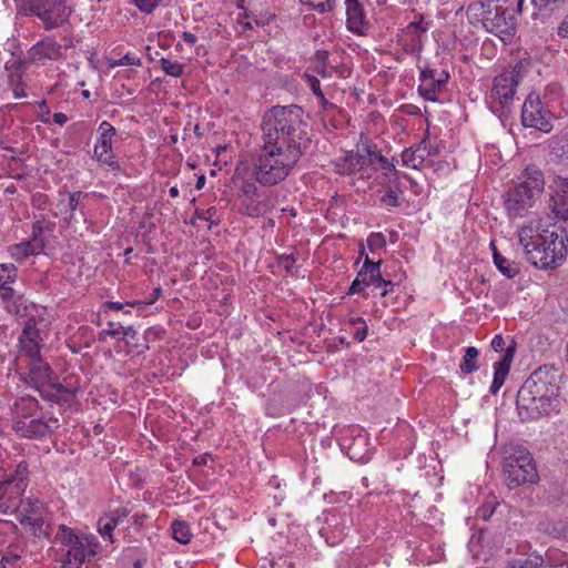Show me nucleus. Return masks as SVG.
<instances>
[{
    "label": "nucleus",
    "instance_id": "40",
    "mask_svg": "<svg viewBox=\"0 0 568 568\" xmlns=\"http://www.w3.org/2000/svg\"><path fill=\"white\" fill-rule=\"evenodd\" d=\"M159 62H160V67H161L162 71L166 75H170L173 78H179L183 74L184 64H182L180 62L173 61V60H170L166 58H161Z\"/></svg>",
    "mask_w": 568,
    "mask_h": 568
},
{
    "label": "nucleus",
    "instance_id": "13",
    "mask_svg": "<svg viewBox=\"0 0 568 568\" xmlns=\"http://www.w3.org/2000/svg\"><path fill=\"white\" fill-rule=\"evenodd\" d=\"M449 78L450 74L446 70L437 71L436 69L425 67L419 73V95L430 102H438V95L445 90Z\"/></svg>",
    "mask_w": 568,
    "mask_h": 568
},
{
    "label": "nucleus",
    "instance_id": "54",
    "mask_svg": "<svg viewBox=\"0 0 568 568\" xmlns=\"http://www.w3.org/2000/svg\"><path fill=\"white\" fill-rule=\"evenodd\" d=\"M129 515H130V510L125 507H119V508L110 511L109 514H106V516H109V518H113V520L116 521V525L122 523L123 519L126 518Z\"/></svg>",
    "mask_w": 568,
    "mask_h": 568
},
{
    "label": "nucleus",
    "instance_id": "52",
    "mask_svg": "<svg viewBox=\"0 0 568 568\" xmlns=\"http://www.w3.org/2000/svg\"><path fill=\"white\" fill-rule=\"evenodd\" d=\"M307 80L314 95H316L320 101H325V95L321 89L320 80L313 75H307Z\"/></svg>",
    "mask_w": 568,
    "mask_h": 568
},
{
    "label": "nucleus",
    "instance_id": "53",
    "mask_svg": "<svg viewBox=\"0 0 568 568\" xmlns=\"http://www.w3.org/2000/svg\"><path fill=\"white\" fill-rule=\"evenodd\" d=\"M139 305H141V303H140V302H138V301L126 302L125 304L120 303V302H111V301H108V302H105V304H104V306H105L108 310L115 311V312L123 311V310H124V307H134V306H139Z\"/></svg>",
    "mask_w": 568,
    "mask_h": 568
},
{
    "label": "nucleus",
    "instance_id": "63",
    "mask_svg": "<svg viewBox=\"0 0 568 568\" xmlns=\"http://www.w3.org/2000/svg\"><path fill=\"white\" fill-rule=\"evenodd\" d=\"M314 63H328V52L326 50H317Z\"/></svg>",
    "mask_w": 568,
    "mask_h": 568
},
{
    "label": "nucleus",
    "instance_id": "61",
    "mask_svg": "<svg viewBox=\"0 0 568 568\" xmlns=\"http://www.w3.org/2000/svg\"><path fill=\"white\" fill-rule=\"evenodd\" d=\"M557 34L562 39H568V13L564 17L557 29Z\"/></svg>",
    "mask_w": 568,
    "mask_h": 568
},
{
    "label": "nucleus",
    "instance_id": "39",
    "mask_svg": "<svg viewBox=\"0 0 568 568\" xmlns=\"http://www.w3.org/2000/svg\"><path fill=\"white\" fill-rule=\"evenodd\" d=\"M116 521H114L113 518H109V516H106L105 514L98 521V531L104 539H108L110 542H113L112 532L116 528Z\"/></svg>",
    "mask_w": 568,
    "mask_h": 568
},
{
    "label": "nucleus",
    "instance_id": "34",
    "mask_svg": "<svg viewBox=\"0 0 568 568\" xmlns=\"http://www.w3.org/2000/svg\"><path fill=\"white\" fill-rule=\"evenodd\" d=\"M494 264L496 265L497 270L507 278H514L518 274L519 270L517 265L514 262L507 260L500 253L495 254Z\"/></svg>",
    "mask_w": 568,
    "mask_h": 568
},
{
    "label": "nucleus",
    "instance_id": "4",
    "mask_svg": "<svg viewBox=\"0 0 568 568\" xmlns=\"http://www.w3.org/2000/svg\"><path fill=\"white\" fill-rule=\"evenodd\" d=\"M39 402L33 397H22L16 403L14 432L28 439H41L58 428V419L45 418L39 412Z\"/></svg>",
    "mask_w": 568,
    "mask_h": 568
},
{
    "label": "nucleus",
    "instance_id": "2",
    "mask_svg": "<svg viewBox=\"0 0 568 568\" xmlns=\"http://www.w3.org/2000/svg\"><path fill=\"white\" fill-rule=\"evenodd\" d=\"M531 227L518 231L519 243L526 251L528 262L541 270L556 268L566 258L568 252V234L560 222L542 229L536 236Z\"/></svg>",
    "mask_w": 568,
    "mask_h": 568
},
{
    "label": "nucleus",
    "instance_id": "38",
    "mask_svg": "<svg viewBox=\"0 0 568 568\" xmlns=\"http://www.w3.org/2000/svg\"><path fill=\"white\" fill-rule=\"evenodd\" d=\"M22 552H23V549L20 548L19 546L10 545L0 561L4 562V568H7V566L17 568L19 565V561L21 560Z\"/></svg>",
    "mask_w": 568,
    "mask_h": 568
},
{
    "label": "nucleus",
    "instance_id": "3",
    "mask_svg": "<svg viewBox=\"0 0 568 568\" xmlns=\"http://www.w3.org/2000/svg\"><path fill=\"white\" fill-rule=\"evenodd\" d=\"M545 186L542 172L529 165L523 173V180L504 195V205L510 220L525 216L540 197Z\"/></svg>",
    "mask_w": 568,
    "mask_h": 568
},
{
    "label": "nucleus",
    "instance_id": "41",
    "mask_svg": "<svg viewBox=\"0 0 568 568\" xmlns=\"http://www.w3.org/2000/svg\"><path fill=\"white\" fill-rule=\"evenodd\" d=\"M348 324L354 327L353 336L357 342H363L368 333L367 324L361 316L351 317Z\"/></svg>",
    "mask_w": 568,
    "mask_h": 568
},
{
    "label": "nucleus",
    "instance_id": "15",
    "mask_svg": "<svg viewBox=\"0 0 568 568\" xmlns=\"http://www.w3.org/2000/svg\"><path fill=\"white\" fill-rule=\"evenodd\" d=\"M548 187L550 190L549 209L558 220L567 222L568 176L555 175Z\"/></svg>",
    "mask_w": 568,
    "mask_h": 568
},
{
    "label": "nucleus",
    "instance_id": "58",
    "mask_svg": "<svg viewBox=\"0 0 568 568\" xmlns=\"http://www.w3.org/2000/svg\"><path fill=\"white\" fill-rule=\"evenodd\" d=\"M365 287L367 286L364 284V281H362V277H359V274H357L356 278L351 284L347 294L352 295L356 293H364Z\"/></svg>",
    "mask_w": 568,
    "mask_h": 568
},
{
    "label": "nucleus",
    "instance_id": "12",
    "mask_svg": "<svg viewBox=\"0 0 568 568\" xmlns=\"http://www.w3.org/2000/svg\"><path fill=\"white\" fill-rule=\"evenodd\" d=\"M555 115L546 109L539 94L530 93L521 108V124L542 133H549L554 128Z\"/></svg>",
    "mask_w": 568,
    "mask_h": 568
},
{
    "label": "nucleus",
    "instance_id": "23",
    "mask_svg": "<svg viewBox=\"0 0 568 568\" xmlns=\"http://www.w3.org/2000/svg\"><path fill=\"white\" fill-rule=\"evenodd\" d=\"M29 382L34 388L40 389L47 382H50L52 368L41 356L28 359Z\"/></svg>",
    "mask_w": 568,
    "mask_h": 568
},
{
    "label": "nucleus",
    "instance_id": "6",
    "mask_svg": "<svg viewBox=\"0 0 568 568\" xmlns=\"http://www.w3.org/2000/svg\"><path fill=\"white\" fill-rule=\"evenodd\" d=\"M494 0H486L483 3L485 8L483 12L481 23L484 28L497 36L503 42H510L516 31V18L506 2L499 3V0L493 4Z\"/></svg>",
    "mask_w": 568,
    "mask_h": 568
},
{
    "label": "nucleus",
    "instance_id": "24",
    "mask_svg": "<svg viewBox=\"0 0 568 568\" xmlns=\"http://www.w3.org/2000/svg\"><path fill=\"white\" fill-rule=\"evenodd\" d=\"M22 495L10 483L0 481V513H14L22 503Z\"/></svg>",
    "mask_w": 568,
    "mask_h": 568
},
{
    "label": "nucleus",
    "instance_id": "25",
    "mask_svg": "<svg viewBox=\"0 0 568 568\" xmlns=\"http://www.w3.org/2000/svg\"><path fill=\"white\" fill-rule=\"evenodd\" d=\"M345 6L348 30L354 33H363V28L366 26L363 6L358 0H345Z\"/></svg>",
    "mask_w": 568,
    "mask_h": 568
},
{
    "label": "nucleus",
    "instance_id": "57",
    "mask_svg": "<svg viewBox=\"0 0 568 568\" xmlns=\"http://www.w3.org/2000/svg\"><path fill=\"white\" fill-rule=\"evenodd\" d=\"M295 262H296V260L292 254L291 255H282L278 257V265L282 266L286 273H292Z\"/></svg>",
    "mask_w": 568,
    "mask_h": 568
},
{
    "label": "nucleus",
    "instance_id": "7",
    "mask_svg": "<svg viewBox=\"0 0 568 568\" xmlns=\"http://www.w3.org/2000/svg\"><path fill=\"white\" fill-rule=\"evenodd\" d=\"M519 79V73L515 70L503 72L494 78L489 95V105L494 113L499 116L510 113Z\"/></svg>",
    "mask_w": 568,
    "mask_h": 568
},
{
    "label": "nucleus",
    "instance_id": "30",
    "mask_svg": "<svg viewBox=\"0 0 568 568\" xmlns=\"http://www.w3.org/2000/svg\"><path fill=\"white\" fill-rule=\"evenodd\" d=\"M3 483H10L16 490L24 493L29 484V465L27 462H20L14 471Z\"/></svg>",
    "mask_w": 568,
    "mask_h": 568
},
{
    "label": "nucleus",
    "instance_id": "36",
    "mask_svg": "<svg viewBox=\"0 0 568 568\" xmlns=\"http://www.w3.org/2000/svg\"><path fill=\"white\" fill-rule=\"evenodd\" d=\"M82 536L75 534V531L68 527L64 524H61L58 528V531L55 534V541L60 542L62 546H68L71 544H77L79 539H81Z\"/></svg>",
    "mask_w": 568,
    "mask_h": 568
},
{
    "label": "nucleus",
    "instance_id": "49",
    "mask_svg": "<svg viewBox=\"0 0 568 568\" xmlns=\"http://www.w3.org/2000/svg\"><path fill=\"white\" fill-rule=\"evenodd\" d=\"M88 194L83 193L82 191H75L69 194V210H70V216L69 220L71 221L73 219V213L78 210L79 204L82 199H84Z\"/></svg>",
    "mask_w": 568,
    "mask_h": 568
},
{
    "label": "nucleus",
    "instance_id": "21",
    "mask_svg": "<svg viewBox=\"0 0 568 568\" xmlns=\"http://www.w3.org/2000/svg\"><path fill=\"white\" fill-rule=\"evenodd\" d=\"M516 352V344L511 342L509 346H507L506 353L501 356V358L494 364V379L490 385L489 392L495 395L504 385L505 379L509 373L510 365Z\"/></svg>",
    "mask_w": 568,
    "mask_h": 568
},
{
    "label": "nucleus",
    "instance_id": "11",
    "mask_svg": "<svg viewBox=\"0 0 568 568\" xmlns=\"http://www.w3.org/2000/svg\"><path fill=\"white\" fill-rule=\"evenodd\" d=\"M516 407L521 422L537 420L542 416L558 414L560 406L546 397L534 394L525 385L518 390Z\"/></svg>",
    "mask_w": 568,
    "mask_h": 568
},
{
    "label": "nucleus",
    "instance_id": "56",
    "mask_svg": "<svg viewBox=\"0 0 568 568\" xmlns=\"http://www.w3.org/2000/svg\"><path fill=\"white\" fill-rule=\"evenodd\" d=\"M382 202L387 206H398V195L397 192L393 189L387 190L385 195L382 197Z\"/></svg>",
    "mask_w": 568,
    "mask_h": 568
},
{
    "label": "nucleus",
    "instance_id": "18",
    "mask_svg": "<svg viewBox=\"0 0 568 568\" xmlns=\"http://www.w3.org/2000/svg\"><path fill=\"white\" fill-rule=\"evenodd\" d=\"M43 229L41 222H36L32 225V239L30 241H23L13 245H10L8 252L10 256L21 262L31 255L39 254L44 246V242L41 239Z\"/></svg>",
    "mask_w": 568,
    "mask_h": 568
},
{
    "label": "nucleus",
    "instance_id": "42",
    "mask_svg": "<svg viewBox=\"0 0 568 568\" xmlns=\"http://www.w3.org/2000/svg\"><path fill=\"white\" fill-rule=\"evenodd\" d=\"M81 541L87 552V559H90V557H94L95 555L100 554L101 545L94 535H82Z\"/></svg>",
    "mask_w": 568,
    "mask_h": 568
},
{
    "label": "nucleus",
    "instance_id": "22",
    "mask_svg": "<svg viewBox=\"0 0 568 568\" xmlns=\"http://www.w3.org/2000/svg\"><path fill=\"white\" fill-rule=\"evenodd\" d=\"M367 168V158L355 151H348L344 158L334 162L335 172L341 175H352Z\"/></svg>",
    "mask_w": 568,
    "mask_h": 568
},
{
    "label": "nucleus",
    "instance_id": "37",
    "mask_svg": "<svg viewBox=\"0 0 568 568\" xmlns=\"http://www.w3.org/2000/svg\"><path fill=\"white\" fill-rule=\"evenodd\" d=\"M544 559L540 556L514 559L508 562L507 568H542Z\"/></svg>",
    "mask_w": 568,
    "mask_h": 568
},
{
    "label": "nucleus",
    "instance_id": "1",
    "mask_svg": "<svg viewBox=\"0 0 568 568\" xmlns=\"http://www.w3.org/2000/svg\"><path fill=\"white\" fill-rule=\"evenodd\" d=\"M261 129L263 145L253 161V176L273 186L292 173L308 148V122L300 105H275L263 115Z\"/></svg>",
    "mask_w": 568,
    "mask_h": 568
},
{
    "label": "nucleus",
    "instance_id": "51",
    "mask_svg": "<svg viewBox=\"0 0 568 568\" xmlns=\"http://www.w3.org/2000/svg\"><path fill=\"white\" fill-rule=\"evenodd\" d=\"M44 504L39 499H29L27 501L26 516H42Z\"/></svg>",
    "mask_w": 568,
    "mask_h": 568
},
{
    "label": "nucleus",
    "instance_id": "33",
    "mask_svg": "<svg viewBox=\"0 0 568 568\" xmlns=\"http://www.w3.org/2000/svg\"><path fill=\"white\" fill-rule=\"evenodd\" d=\"M479 355V351L474 347L469 346L465 349V355L459 364V368L465 374L474 373L478 369V365L476 363V359Z\"/></svg>",
    "mask_w": 568,
    "mask_h": 568
},
{
    "label": "nucleus",
    "instance_id": "10",
    "mask_svg": "<svg viewBox=\"0 0 568 568\" xmlns=\"http://www.w3.org/2000/svg\"><path fill=\"white\" fill-rule=\"evenodd\" d=\"M26 11L37 16L45 30L62 26L70 17L64 0H20Z\"/></svg>",
    "mask_w": 568,
    "mask_h": 568
},
{
    "label": "nucleus",
    "instance_id": "64",
    "mask_svg": "<svg viewBox=\"0 0 568 568\" xmlns=\"http://www.w3.org/2000/svg\"><path fill=\"white\" fill-rule=\"evenodd\" d=\"M542 568H568V561L558 559L549 564L544 562Z\"/></svg>",
    "mask_w": 568,
    "mask_h": 568
},
{
    "label": "nucleus",
    "instance_id": "32",
    "mask_svg": "<svg viewBox=\"0 0 568 568\" xmlns=\"http://www.w3.org/2000/svg\"><path fill=\"white\" fill-rule=\"evenodd\" d=\"M173 538L183 545H186L192 539V531L190 525L183 520H175L171 525Z\"/></svg>",
    "mask_w": 568,
    "mask_h": 568
},
{
    "label": "nucleus",
    "instance_id": "5",
    "mask_svg": "<svg viewBox=\"0 0 568 568\" xmlns=\"http://www.w3.org/2000/svg\"><path fill=\"white\" fill-rule=\"evenodd\" d=\"M503 476L510 489L537 483L538 473L531 454L520 446L507 453L503 460Z\"/></svg>",
    "mask_w": 568,
    "mask_h": 568
},
{
    "label": "nucleus",
    "instance_id": "17",
    "mask_svg": "<svg viewBox=\"0 0 568 568\" xmlns=\"http://www.w3.org/2000/svg\"><path fill=\"white\" fill-rule=\"evenodd\" d=\"M19 346L21 356L28 359L41 356L43 343L34 317H29L24 323L23 331L19 337Z\"/></svg>",
    "mask_w": 568,
    "mask_h": 568
},
{
    "label": "nucleus",
    "instance_id": "8",
    "mask_svg": "<svg viewBox=\"0 0 568 568\" xmlns=\"http://www.w3.org/2000/svg\"><path fill=\"white\" fill-rule=\"evenodd\" d=\"M561 379L562 374L558 368L544 365L534 371L523 385L561 407Z\"/></svg>",
    "mask_w": 568,
    "mask_h": 568
},
{
    "label": "nucleus",
    "instance_id": "62",
    "mask_svg": "<svg viewBox=\"0 0 568 568\" xmlns=\"http://www.w3.org/2000/svg\"><path fill=\"white\" fill-rule=\"evenodd\" d=\"M212 459V456L210 453H205V454H202L200 456H196L194 459H193V464L195 466H204V465H207L209 460Z\"/></svg>",
    "mask_w": 568,
    "mask_h": 568
},
{
    "label": "nucleus",
    "instance_id": "31",
    "mask_svg": "<svg viewBox=\"0 0 568 568\" xmlns=\"http://www.w3.org/2000/svg\"><path fill=\"white\" fill-rule=\"evenodd\" d=\"M407 32L412 36V51L422 50V37L428 29V24L424 23V18L420 16L418 21H413L407 26Z\"/></svg>",
    "mask_w": 568,
    "mask_h": 568
},
{
    "label": "nucleus",
    "instance_id": "27",
    "mask_svg": "<svg viewBox=\"0 0 568 568\" xmlns=\"http://www.w3.org/2000/svg\"><path fill=\"white\" fill-rule=\"evenodd\" d=\"M67 551L61 560V568H81L87 560V552L81 539L77 544L65 546Z\"/></svg>",
    "mask_w": 568,
    "mask_h": 568
},
{
    "label": "nucleus",
    "instance_id": "48",
    "mask_svg": "<svg viewBox=\"0 0 568 568\" xmlns=\"http://www.w3.org/2000/svg\"><path fill=\"white\" fill-rule=\"evenodd\" d=\"M386 244L385 237L382 233L374 232L371 233L367 237V246L374 252L375 250L383 248Z\"/></svg>",
    "mask_w": 568,
    "mask_h": 568
},
{
    "label": "nucleus",
    "instance_id": "60",
    "mask_svg": "<svg viewBox=\"0 0 568 568\" xmlns=\"http://www.w3.org/2000/svg\"><path fill=\"white\" fill-rule=\"evenodd\" d=\"M491 347L496 352H506L507 347L504 337L501 335H495L491 341Z\"/></svg>",
    "mask_w": 568,
    "mask_h": 568
},
{
    "label": "nucleus",
    "instance_id": "14",
    "mask_svg": "<svg viewBox=\"0 0 568 568\" xmlns=\"http://www.w3.org/2000/svg\"><path fill=\"white\" fill-rule=\"evenodd\" d=\"M99 131L100 138L94 146L95 159L99 163L110 166L114 172L121 171V165L112 152V138L115 135V128L110 122L103 121Z\"/></svg>",
    "mask_w": 568,
    "mask_h": 568
},
{
    "label": "nucleus",
    "instance_id": "16",
    "mask_svg": "<svg viewBox=\"0 0 568 568\" xmlns=\"http://www.w3.org/2000/svg\"><path fill=\"white\" fill-rule=\"evenodd\" d=\"M18 277V268L12 263L0 264V298L6 304L10 313L18 314L19 307L17 301L20 296L12 288Z\"/></svg>",
    "mask_w": 568,
    "mask_h": 568
},
{
    "label": "nucleus",
    "instance_id": "35",
    "mask_svg": "<svg viewBox=\"0 0 568 568\" xmlns=\"http://www.w3.org/2000/svg\"><path fill=\"white\" fill-rule=\"evenodd\" d=\"M59 395L62 396L63 403H70L79 390L77 381H65V383H53Z\"/></svg>",
    "mask_w": 568,
    "mask_h": 568
},
{
    "label": "nucleus",
    "instance_id": "19",
    "mask_svg": "<svg viewBox=\"0 0 568 568\" xmlns=\"http://www.w3.org/2000/svg\"><path fill=\"white\" fill-rule=\"evenodd\" d=\"M342 447L347 449V455L356 462L368 459V438L362 428L351 429V436H344Z\"/></svg>",
    "mask_w": 568,
    "mask_h": 568
},
{
    "label": "nucleus",
    "instance_id": "28",
    "mask_svg": "<svg viewBox=\"0 0 568 568\" xmlns=\"http://www.w3.org/2000/svg\"><path fill=\"white\" fill-rule=\"evenodd\" d=\"M381 264V261L374 262L367 255L365 256L363 267L358 274L366 286L374 285L381 287V282H383Z\"/></svg>",
    "mask_w": 568,
    "mask_h": 568
},
{
    "label": "nucleus",
    "instance_id": "59",
    "mask_svg": "<svg viewBox=\"0 0 568 568\" xmlns=\"http://www.w3.org/2000/svg\"><path fill=\"white\" fill-rule=\"evenodd\" d=\"M241 191L246 197L251 200L257 195V187L253 182H244Z\"/></svg>",
    "mask_w": 568,
    "mask_h": 568
},
{
    "label": "nucleus",
    "instance_id": "50",
    "mask_svg": "<svg viewBox=\"0 0 568 568\" xmlns=\"http://www.w3.org/2000/svg\"><path fill=\"white\" fill-rule=\"evenodd\" d=\"M134 6L143 13H152L162 0H132Z\"/></svg>",
    "mask_w": 568,
    "mask_h": 568
},
{
    "label": "nucleus",
    "instance_id": "20",
    "mask_svg": "<svg viewBox=\"0 0 568 568\" xmlns=\"http://www.w3.org/2000/svg\"><path fill=\"white\" fill-rule=\"evenodd\" d=\"M430 155L432 146L429 139L424 138L419 143L402 152V163L407 168L420 169L425 160Z\"/></svg>",
    "mask_w": 568,
    "mask_h": 568
},
{
    "label": "nucleus",
    "instance_id": "46",
    "mask_svg": "<svg viewBox=\"0 0 568 568\" xmlns=\"http://www.w3.org/2000/svg\"><path fill=\"white\" fill-rule=\"evenodd\" d=\"M142 64L141 59L132 53H126L120 59H111L109 60V67L115 68L120 65H133V67H140Z\"/></svg>",
    "mask_w": 568,
    "mask_h": 568
},
{
    "label": "nucleus",
    "instance_id": "45",
    "mask_svg": "<svg viewBox=\"0 0 568 568\" xmlns=\"http://www.w3.org/2000/svg\"><path fill=\"white\" fill-rule=\"evenodd\" d=\"M300 2L310 6L318 13L329 12L335 6V0H300Z\"/></svg>",
    "mask_w": 568,
    "mask_h": 568
},
{
    "label": "nucleus",
    "instance_id": "47",
    "mask_svg": "<svg viewBox=\"0 0 568 568\" xmlns=\"http://www.w3.org/2000/svg\"><path fill=\"white\" fill-rule=\"evenodd\" d=\"M9 84L16 99L27 97L26 84L22 82V78L14 79V74L9 75Z\"/></svg>",
    "mask_w": 568,
    "mask_h": 568
},
{
    "label": "nucleus",
    "instance_id": "55",
    "mask_svg": "<svg viewBox=\"0 0 568 568\" xmlns=\"http://www.w3.org/2000/svg\"><path fill=\"white\" fill-rule=\"evenodd\" d=\"M564 3L565 0H539V9L554 12L555 10H558Z\"/></svg>",
    "mask_w": 568,
    "mask_h": 568
},
{
    "label": "nucleus",
    "instance_id": "29",
    "mask_svg": "<svg viewBox=\"0 0 568 568\" xmlns=\"http://www.w3.org/2000/svg\"><path fill=\"white\" fill-rule=\"evenodd\" d=\"M20 523L22 525H29L31 527V534L36 538L50 539L53 532L51 523L43 516H24Z\"/></svg>",
    "mask_w": 568,
    "mask_h": 568
},
{
    "label": "nucleus",
    "instance_id": "43",
    "mask_svg": "<svg viewBox=\"0 0 568 568\" xmlns=\"http://www.w3.org/2000/svg\"><path fill=\"white\" fill-rule=\"evenodd\" d=\"M31 64L28 60H22L20 58L13 59L6 63V69L10 72V74H14V79L22 78L24 72L28 69V65Z\"/></svg>",
    "mask_w": 568,
    "mask_h": 568
},
{
    "label": "nucleus",
    "instance_id": "26",
    "mask_svg": "<svg viewBox=\"0 0 568 568\" xmlns=\"http://www.w3.org/2000/svg\"><path fill=\"white\" fill-rule=\"evenodd\" d=\"M364 151V155L367 158V166L372 165L374 170H383L385 174L396 171L394 162L384 156L376 144L367 143Z\"/></svg>",
    "mask_w": 568,
    "mask_h": 568
},
{
    "label": "nucleus",
    "instance_id": "9",
    "mask_svg": "<svg viewBox=\"0 0 568 568\" xmlns=\"http://www.w3.org/2000/svg\"><path fill=\"white\" fill-rule=\"evenodd\" d=\"M73 47L71 33L61 36L60 42L53 36H45L28 50V60L31 64L44 65L48 61L65 59L67 50Z\"/></svg>",
    "mask_w": 568,
    "mask_h": 568
},
{
    "label": "nucleus",
    "instance_id": "44",
    "mask_svg": "<svg viewBox=\"0 0 568 568\" xmlns=\"http://www.w3.org/2000/svg\"><path fill=\"white\" fill-rule=\"evenodd\" d=\"M41 394V396L52 403L61 404L62 396L58 394L55 389V385L53 383L47 382L43 386H40V389H38Z\"/></svg>",
    "mask_w": 568,
    "mask_h": 568
}]
</instances>
